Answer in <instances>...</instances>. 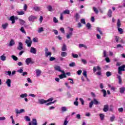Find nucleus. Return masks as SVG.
Wrapping results in <instances>:
<instances>
[{
	"label": "nucleus",
	"instance_id": "obj_8",
	"mask_svg": "<svg viewBox=\"0 0 125 125\" xmlns=\"http://www.w3.org/2000/svg\"><path fill=\"white\" fill-rule=\"evenodd\" d=\"M30 53H33V54H37V49L35 47H31L30 48Z\"/></svg>",
	"mask_w": 125,
	"mask_h": 125
},
{
	"label": "nucleus",
	"instance_id": "obj_49",
	"mask_svg": "<svg viewBox=\"0 0 125 125\" xmlns=\"http://www.w3.org/2000/svg\"><path fill=\"white\" fill-rule=\"evenodd\" d=\"M93 104H94L93 101H91L89 103V108H92V106H93Z\"/></svg>",
	"mask_w": 125,
	"mask_h": 125
},
{
	"label": "nucleus",
	"instance_id": "obj_41",
	"mask_svg": "<svg viewBox=\"0 0 125 125\" xmlns=\"http://www.w3.org/2000/svg\"><path fill=\"white\" fill-rule=\"evenodd\" d=\"M11 57H12V59H13V60H14V61H17V60H18V58H17V57H16L15 55H12Z\"/></svg>",
	"mask_w": 125,
	"mask_h": 125
},
{
	"label": "nucleus",
	"instance_id": "obj_37",
	"mask_svg": "<svg viewBox=\"0 0 125 125\" xmlns=\"http://www.w3.org/2000/svg\"><path fill=\"white\" fill-rule=\"evenodd\" d=\"M83 76H84V77H85V78H86V79H87V72H86V71L83 70Z\"/></svg>",
	"mask_w": 125,
	"mask_h": 125
},
{
	"label": "nucleus",
	"instance_id": "obj_10",
	"mask_svg": "<svg viewBox=\"0 0 125 125\" xmlns=\"http://www.w3.org/2000/svg\"><path fill=\"white\" fill-rule=\"evenodd\" d=\"M17 49H18V50H22V49H23V44L22 42H20L19 43V46L17 47Z\"/></svg>",
	"mask_w": 125,
	"mask_h": 125
},
{
	"label": "nucleus",
	"instance_id": "obj_6",
	"mask_svg": "<svg viewBox=\"0 0 125 125\" xmlns=\"http://www.w3.org/2000/svg\"><path fill=\"white\" fill-rule=\"evenodd\" d=\"M25 43H26L28 47H31L32 43V40H28V39H26L25 40Z\"/></svg>",
	"mask_w": 125,
	"mask_h": 125
},
{
	"label": "nucleus",
	"instance_id": "obj_60",
	"mask_svg": "<svg viewBox=\"0 0 125 125\" xmlns=\"http://www.w3.org/2000/svg\"><path fill=\"white\" fill-rule=\"evenodd\" d=\"M65 85H66V87H67V88H68V89H70V88H71V86L70 85H69L68 83H65Z\"/></svg>",
	"mask_w": 125,
	"mask_h": 125
},
{
	"label": "nucleus",
	"instance_id": "obj_1",
	"mask_svg": "<svg viewBox=\"0 0 125 125\" xmlns=\"http://www.w3.org/2000/svg\"><path fill=\"white\" fill-rule=\"evenodd\" d=\"M69 30H70V32H69L66 35V38L67 39H70L72 37V36H73V31H74V28H72L69 27Z\"/></svg>",
	"mask_w": 125,
	"mask_h": 125
},
{
	"label": "nucleus",
	"instance_id": "obj_19",
	"mask_svg": "<svg viewBox=\"0 0 125 125\" xmlns=\"http://www.w3.org/2000/svg\"><path fill=\"white\" fill-rule=\"evenodd\" d=\"M75 19H76V21L77 22H79V19H80V14H79V13H76L74 16Z\"/></svg>",
	"mask_w": 125,
	"mask_h": 125
},
{
	"label": "nucleus",
	"instance_id": "obj_20",
	"mask_svg": "<svg viewBox=\"0 0 125 125\" xmlns=\"http://www.w3.org/2000/svg\"><path fill=\"white\" fill-rule=\"evenodd\" d=\"M117 78L119 80V83L120 84H122V83H123V81L122 80V77H121V75H117Z\"/></svg>",
	"mask_w": 125,
	"mask_h": 125
},
{
	"label": "nucleus",
	"instance_id": "obj_48",
	"mask_svg": "<svg viewBox=\"0 0 125 125\" xmlns=\"http://www.w3.org/2000/svg\"><path fill=\"white\" fill-rule=\"evenodd\" d=\"M103 55L104 57H108V55H107V51H106V50L103 51Z\"/></svg>",
	"mask_w": 125,
	"mask_h": 125
},
{
	"label": "nucleus",
	"instance_id": "obj_52",
	"mask_svg": "<svg viewBox=\"0 0 125 125\" xmlns=\"http://www.w3.org/2000/svg\"><path fill=\"white\" fill-rule=\"evenodd\" d=\"M53 21L54 23H58V20L56 19V17H54L53 19Z\"/></svg>",
	"mask_w": 125,
	"mask_h": 125
},
{
	"label": "nucleus",
	"instance_id": "obj_54",
	"mask_svg": "<svg viewBox=\"0 0 125 125\" xmlns=\"http://www.w3.org/2000/svg\"><path fill=\"white\" fill-rule=\"evenodd\" d=\"M104 114H100V118H101V120L102 121H103V120H104Z\"/></svg>",
	"mask_w": 125,
	"mask_h": 125
},
{
	"label": "nucleus",
	"instance_id": "obj_47",
	"mask_svg": "<svg viewBox=\"0 0 125 125\" xmlns=\"http://www.w3.org/2000/svg\"><path fill=\"white\" fill-rule=\"evenodd\" d=\"M106 77H111V76H112V72H111L110 71L106 72Z\"/></svg>",
	"mask_w": 125,
	"mask_h": 125
},
{
	"label": "nucleus",
	"instance_id": "obj_46",
	"mask_svg": "<svg viewBox=\"0 0 125 125\" xmlns=\"http://www.w3.org/2000/svg\"><path fill=\"white\" fill-rule=\"evenodd\" d=\"M63 14H70V10H65L63 12Z\"/></svg>",
	"mask_w": 125,
	"mask_h": 125
},
{
	"label": "nucleus",
	"instance_id": "obj_29",
	"mask_svg": "<svg viewBox=\"0 0 125 125\" xmlns=\"http://www.w3.org/2000/svg\"><path fill=\"white\" fill-rule=\"evenodd\" d=\"M79 46L80 48H82V47H84V48H85V49H87V46H86V45H85V44H79Z\"/></svg>",
	"mask_w": 125,
	"mask_h": 125
},
{
	"label": "nucleus",
	"instance_id": "obj_50",
	"mask_svg": "<svg viewBox=\"0 0 125 125\" xmlns=\"http://www.w3.org/2000/svg\"><path fill=\"white\" fill-rule=\"evenodd\" d=\"M76 66V63L72 62L69 64V67H75Z\"/></svg>",
	"mask_w": 125,
	"mask_h": 125
},
{
	"label": "nucleus",
	"instance_id": "obj_26",
	"mask_svg": "<svg viewBox=\"0 0 125 125\" xmlns=\"http://www.w3.org/2000/svg\"><path fill=\"white\" fill-rule=\"evenodd\" d=\"M112 13H113L112 10L111 9H109L107 13V16L109 17V18H110V17H112Z\"/></svg>",
	"mask_w": 125,
	"mask_h": 125
},
{
	"label": "nucleus",
	"instance_id": "obj_55",
	"mask_svg": "<svg viewBox=\"0 0 125 125\" xmlns=\"http://www.w3.org/2000/svg\"><path fill=\"white\" fill-rule=\"evenodd\" d=\"M72 56L73 58H78V57H79V55H78V54H75L74 53L72 54Z\"/></svg>",
	"mask_w": 125,
	"mask_h": 125
},
{
	"label": "nucleus",
	"instance_id": "obj_32",
	"mask_svg": "<svg viewBox=\"0 0 125 125\" xmlns=\"http://www.w3.org/2000/svg\"><path fill=\"white\" fill-rule=\"evenodd\" d=\"M117 29L118 30L119 34H121V35H123V34H124V30L120 27H118Z\"/></svg>",
	"mask_w": 125,
	"mask_h": 125
},
{
	"label": "nucleus",
	"instance_id": "obj_24",
	"mask_svg": "<svg viewBox=\"0 0 125 125\" xmlns=\"http://www.w3.org/2000/svg\"><path fill=\"white\" fill-rule=\"evenodd\" d=\"M16 13H17L18 15H24V14H25V12H24V11H17Z\"/></svg>",
	"mask_w": 125,
	"mask_h": 125
},
{
	"label": "nucleus",
	"instance_id": "obj_58",
	"mask_svg": "<svg viewBox=\"0 0 125 125\" xmlns=\"http://www.w3.org/2000/svg\"><path fill=\"white\" fill-rule=\"evenodd\" d=\"M105 60L106 62H107V63H110V59L108 57H106L105 58Z\"/></svg>",
	"mask_w": 125,
	"mask_h": 125
},
{
	"label": "nucleus",
	"instance_id": "obj_57",
	"mask_svg": "<svg viewBox=\"0 0 125 125\" xmlns=\"http://www.w3.org/2000/svg\"><path fill=\"white\" fill-rule=\"evenodd\" d=\"M54 60H55V58H54V57H50L49 61L52 62V61H54Z\"/></svg>",
	"mask_w": 125,
	"mask_h": 125
},
{
	"label": "nucleus",
	"instance_id": "obj_42",
	"mask_svg": "<svg viewBox=\"0 0 125 125\" xmlns=\"http://www.w3.org/2000/svg\"><path fill=\"white\" fill-rule=\"evenodd\" d=\"M86 27L87 28L88 30H89L91 28V25L90 23H89V22H88L86 25Z\"/></svg>",
	"mask_w": 125,
	"mask_h": 125
},
{
	"label": "nucleus",
	"instance_id": "obj_25",
	"mask_svg": "<svg viewBox=\"0 0 125 125\" xmlns=\"http://www.w3.org/2000/svg\"><path fill=\"white\" fill-rule=\"evenodd\" d=\"M67 55H68V53L66 52H62L61 54V56H62V57H66Z\"/></svg>",
	"mask_w": 125,
	"mask_h": 125
},
{
	"label": "nucleus",
	"instance_id": "obj_4",
	"mask_svg": "<svg viewBox=\"0 0 125 125\" xmlns=\"http://www.w3.org/2000/svg\"><path fill=\"white\" fill-rule=\"evenodd\" d=\"M15 110L16 114H17V115L21 114V113H24L25 112V110L24 109H21L19 110V109L16 108Z\"/></svg>",
	"mask_w": 125,
	"mask_h": 125
},
{
	"label": "nucleus",
	"instance_id": "obj_2",
	"mask_svg": "<svg viewBox=\"0 0 125 125\" xmlns=\"http://www.w3.org/2000/svg\"><path fill=\"white\" fill-rule=\"evenodd\" d=\"M44 51L45 57H48V56H49V57H51V52H48V49L47 47L45 48Z\"/></svg>",
	"mask_w": 125,
	"mask_h": 125
},
{
	"label": "nucleus",
	"instance_id": "obj_40",
	"mask_svg": "<svg viewBox=\"0 0 125 125\" xmlns=\"http://www.w3.org/2000/svg\"><path fill=\"white\" fill-rule=\"evenodd\" d=\"M5 74L7 76H9V77H10V76H11V71H5Z\"/></svg>",
	"mask_w": 125,
	"mask_h": 125
},
{
	"label": "nucleus",
	"instance_id": "obj_64",
	"mask_svg": "<svg viewBox=\"0 0 125 125\" xmlns=\"http://www.w3.org/2000/svg\"><path fill=\"white\" fill-rule=\"evenodd\" d=\"M68 120L67 118H66L63 123V125H67L68 124Z\"/></svg>",
	"mask_w": 125,
	"mask_h": 125
},
{
	"label": "nucleus",
	"instance_id": "obj_27",
	"mask_svg": "<svg viewBox=\"0 0 125 125\" xmlns=\"http://www.w3.org/2000/svg\"><path fill=\"white\" fill-rule=\"evenodd\" d=\"M0 59L1 60V61H5V60H6V57L2 55L0 57Z\"/></svg>",
	"mask_w": 125,
	"mask_h": 125
},
{
	"label": "nucleus",
	"instance_id": "obj_7",
	"mask_svg": "<svg viewBox=\"0 0 125 125\" xmlns=\"http://www.w3.org/2000/svg\"><path fill=\"white\" fill-rule=\"evenodd\" d=\"M55 70L56 71H58V72H62V73H64V71L61 70V67L59 65H56L54 67Z\"/></svg>",
	"mask_w": 125,
	"mask_h": 125
},
{
	"label": "nucleus",
	"instance_id": "obj_13",
	"mask_svg": "<svg viewBox=\"0 0 125 125\" xmlns=\"http://www.w3.org/2000/svg\"><path fill=\"white\" fill-rule=\"evenodd\" d=\"M38 102L41 105H42V104H44L46 103V101L44 100V99H39V100H38Z\"/></svg>",
	"mask_w": 125,
	"mask_h": 125
},
{
	"label": "nucleus",
	"instance_id": "obj_61",
	"mask_svg": "<svg viewBox=\"0 0 125 125\" xmlns=\"http://www.w3.org/2000/svg\"><path fill=\"white\" fill-rule=\"evenodd\" d=\"M118 111L120 113H123V112H124V108L121 107L118 108Z\"/></svg>",
	"mask_w": 125,
	"mask_h": 125
},
{
	"label": "nucleus",
	"instance_id": "obj_45",
	"mask_svg": "<svg viewBox=\"0 0 125 125\" xmlns=\"http://www.w3.org/2000/svg\"><path fill=\"white\" fill-rule=\"evenodd\" d=\"M32 121H33L32 124L33 125H38V123H37V119H33Z\"/></svg>",
	"mask_w": 125,
	"mask_h": 125
},
{
	"label": "nucleus",
	"instance_id": "obj_43",
	"mask_svg": "<svg viewBox=\"0 0 125 125\" xmlns=\"http://www.w3.org/2000/svg\"><path fill=\"white\" fill-rule=\"evenodd\" d=\"M44 30H43V27H40L38 29V32L39 33H42V32H43Z\"/></svg>",
	"mask_w": 125,
	"mask_h": 125
},
{
	"label": "nucleus",
	"instance_id": "obj_21",
	"mask_svg": "<svg viewBox=\"0 0 125 125\" xmlns=\"http://www.w3.org/2000/svg\"><path fill=\"white\" fill-rule=\"evenodd\" d=\"M36 72L37 77H40V76H41V74H42V71H41L40 69H36Z\"/></svg>",
	"mask_w": 125,
	"mask_h": 125
},
{
	"label": "nucleus",
	"instance_id": "obj_59",
	"mask_svg": "<svg viewBox=\"0 0 125 125\" xmlns=\"http://www.w3.org/2000/svg\"><path fill=\"white\" fill-rule=\"evenodd\" d=\"M79 100L81 101L82 105H84V101H83V98H80Z\"/></svg>",
	"mask_w": 125,
	"mask_h": 125
},
{
	"label": "nucleus",
	"instance_id": "obj_11",
	"mask_svg": "<svg viewBox=\"0 0 125 125\" xmlns=\"http://www.w3.org/2000/svg\"><path fill=\"white\" fill-rule=\"evenodd\" d=\"M103 111L104 112H108L109 111V105L108 104H105L104 106Z\"/></svg>",
	"mask_w": 125,
	"mask_h": 125
},
{
	"label": "nucleus",
	"instance_id": "obj_14",
	"mask_svg": "<svg viewBox=\"0 0 125 125\" xmlns=\"http://www.w3.org/2000/svg\"><path fill=\"white\" fill-rule=\"evenodd\" d=\"M6 83L8 87H10L11 86V80L7 79L6 81Z\"/></svg>",
	"mask_w": 125,
	"mask_h": 125
},
{
	"label": "nucleus",
	"instance_id": "obj_5",
	"mask_svg": "<svg viewBox=\"0 0 125 125\" xmlns=\"http://www.w3.org/2000/svg\"><path fill=\"white\" fill-rule=\"evenodd\" d=\"M36 19H37V17H35L34 16L31 15L30 17H29L28 18V20L29 21H30V22H34V21L35 20H36Z\"/></svg>",
	"mask_w": 125,
	"mask_h": 125
},
{
	"label": "nucleus",
	"instance_id": "obj_31",
	"mask_svg": "<svg viewBox=\"0 0 125 125\" xmlns=\"http://www.w3.org/2000/svg\"><path fill=\"white\" fill-rule=\"evenodd\" d=\"M68 111V109L67 108V107L66 106H62V111L64 112H67Z\"/></svg>",
	"mask_w": 125,
	"mask_h": 125
},
{
	"label": "nucleus",
	"instance_id": "obj_23",
	"mask_svg": "<svg viewBox=\"0 0 125 125\" xmlns=\"http://www.w3.org/2000/svg\"><path fill=\"white\" fill-rule=\"evenodd\" d=\"M93 103L95 105H98V104H100V103L99 102V101H98L95 98L93 99Z\"/></svg>",
	"mask_w": 125,
	"mask_h": 125
},
{
	"label": "nucleus",
	"instance_id": "obj_15",
	"mask_svg": "<svg viewBox=\"0 0 125 125\" xmlns=\"http://www.w3.org/2000/svg\"><path fill=\"white\" fill-rule=\"evenodd\" d=\"M15 44V41L13 39H11L9 43V46H13Z\"/></svg>",
	"mask_w": 125,
	"mask_h": 125
},
{
	"label": "nucleus",
	"instance_id": "obj_62",
	"mask_svg": "<svg viewBox=\"0 0 125 125\" xmlns=\"http://www.w3.org/2000/svg\"><path fill=\"white\" fill-rule=\"evenodd\" d=\"M113 110H114V106H113V105H111L110 106L109 111L112 112Z\"/></svg>",
	"mask_w": 125,
	"mask_h": 125
},
{
	"label": "nucleus",
	"instance_id": "obj_16",
	"mask_svg": "<svg viewBox=\"0 0 125 125\" xmlns=\"http://www.w3.org/2000/svg\"><path fill=\"white\" fill-rule=\"evenodd\" d=\"M1 27L3 30H5L8 27V23L6 22L2 24Z\"/></svg>",
	"mask_w": 125,
	"mask_h": 125
},
{
	"label": "nucleus",
	"instance_id": "obj_44",
	"mask_svg": "<svg viewBox=\"0 0 125 125\" xmlns=\"http://www.w3.org/2000/svg\"><path fill=\"white\" fill-rule=\"evenodd\" d=\"M115 119H116V117H115V115H112V117L110 118V121L111 122H114L115 121Z\"/></svg>",
	"mask_w": 125,
	"mask_h": 125
},
{
	"label": "nucleus",
	"instance_id": "obj_35",
	"mask_svg": "<svg viewBox=\"0 0 125 125\" xmlns=\"http://www.w3.org/2000/svg\"><path fill=\"white\" fill-rule=\"evenodd\" d=\"M93 9L96 14H98L99 12L98 11V9H97V8L95 7H93Z\"/></svg>",
	"mask_w": 125,
	"mask_h": 125
},
{
	"label": "nucleus",
	"instance_id": "obj_51",
	"mask_svg": "<svg viewBox=\"0 0 125 125\" xmlns=\"http://www.w3.org/2000/svg\"><path fill=\"white\" fill-rule=\"evenodd\" d=\"M47 8L48 11H52V6H51V5H48Z\"/></svg>",
	"mask_w": 125,
	"mask_h": 125
},
{
	"label": "nucleus",
	"instance_id": "obj_33",
	"mask_svg": "<svg viewBox=\"0 0 125 125\" xmlns=\"http://www.w3.org/2000/svg\"><path fill=\"white\" fill-rule=\"evenodd\" d=\"M125 91V87H123L120 88V93H124Z\"/></svg>",
	"mask_w": 125,
	"mask_h": 125
},
{
	"label": "nucleus",
	"instance_id": "obj_56",
	"mask_svg": "<svg viewBox=\"0 0 125 125\" xmlns=\"http://www.w3.org/2000/svg\"><path fill=\"white\" fill-rule=\"evenodd\" d=\"M81 23L85 25V20L84 19H82L81 20Z\"/></svg>",
	"mask_w": 125,
	"mask_h": 125
},
{
	"label": "nucleus",
	"instance_id": "obj_63",
	"mask_svg": "<svg viewBox=\"0 0 125 125\" xmlns=\"http://www.w3.org/2000/svg\"><path fill=\"white\" fill-rule=\"evenodd\" d=\"M17 72L18 73H23V68L22 67H21L20 69L18 70L17 71Z\"/></svg>",
	"mask_w": 125,
	"mask_h": 125
},
{
	"label": "nucleus",
	"instance_id": "obj_18",
	"mask_svg": "<svg viewBox=\"0 0 125 125\" xmlns=\"http://www.w3.org/2000/svg\"><path fill=\"white\" fill-rule=\"evenodd\" d=\"M33 10H35V11H41V7H39V6H35L34 7H33Z\"/></svg>",
	"mask_w": 125,
	"mask_h": 125
},
{
	"label": "nucleus",
	"instance_id": "obj_28",
	"mask_svg": "<svg viewBox=\"0 0 125 125\" xmlns=\"http://www.w3.org/2000/svg\"><path fill=\"white\" fill-rule=\"evenodd\" d=\"M125 65H123L118 67V70H120V71H125Z\"/></svg>",
	"mask_w": 125,
	"mask_h": 125
},
{
	"label": "nucleus",
	"instance_id": "obj_39",
	"mask_svg": "<svg viewBox=\"0 0 125 125\" xmlns=\"http://www.w3.org/2000/svg\"><path fill=\"white\" fill-rule=\"evenodd\" d=\"M20 23L21 24V25H24L25 23H26V21H25L21 20V19H19Z\"/></svg>",
	"mask_w": 125,
	"mask_h": 125
},
{
	"label": "nucleus",
	"instance_id": "obj_34",
	"mask_svg": "<svg viewBox=\"0 0 125 125\" xmlns=\"http://www.w3.org/2000/svg\"><path fill=\"white\" fill-rule=\"evenodd\" d=\"M27 96H28V94H27V93H24V94L20 95V97H21V98H25V97H27Z\"/></svg>",
	"mask_w": 125,
	"mask_h": 125
},
{
	"label": "nucleus",
	"instance_id": "obj_38",
	"mask_svg": "<svg viewBox=\"0 0 125 125\" xmlns=\"http://www.w3.org/2000/svg\"><path fill=\"white\" fill-rule=\"evenodd\" d=\"M117 28H120L121 27V21L120 20V19H118L117 21Z\"/></svg>",
	"mask_w": 125,
	"mask_h": 125
},
{
	"label": "nucleus",
	"instance_id": "obj_12",
	"mask_svg": "<svg viewBox=\"0 0 125 125\" xmlns=\"http://www.w3.org/2000/svg\"><path fill=\"white\" fill-rule=\"evenodd\" d=\"M9 20L12 21V24H14L15 23V17L14 16L10 17Z\"/></svg>",
	"mask_w": 125,
	"mask_h": 125
},
{
	"label": "nucleus",
	"instance_id": "obj_22",
	"mask_svg": "<svg viewBox=\"0 0 125 125\" xmlns=\"http://www.w3.org/2000/svg\"><path fill=\"white\" fill-rule=\"evenodd\" d=\"M101 92L103 93V97H106V96H107V91H106V90L103 89L101 90Z\"/></svg>",
	"mask_w": 125,
	"mask_h": 125
},
{
	"label": "nucleus",
	"instance_id": "obj_30",
	"mask_svg": "<svg viewBox=\"0 0 125 125\" xmlns=\"http://www.w3.org/2000/svg\"><path fill=\"white\" fill-rule=\"evenodd\" d=\"M62 51H66L67 50V46H66V44H63L62 48Z\"/></svg>",
	"mask_w": 125,
	"mask_h": 125
},
{
	"label": "nucleus",
	"instance_id": "obj_36",
	"mask_svg": "<svg viewBox=\"0 0 125 125\" xmlns=\"http://www.w3.org/2000/svg\"><path fill=\"white\" fill-rule=\"evenodd\" d=\"M21 32L23 34H26V31H25V29H24V27L21 26L20 30Z\"/></svg>",
	"mask_w": 125,
	"mask_h": 125
},
{
	"label": "nucleus",
	"instance_id": "obj_3",
	"mask_svg": "<svg viewBox=\"0 0 125 125\" xmlns=\"http://www.w3.org/2000/svg\"><path fill=\"white\" fill-rule=\"evenodd\" d=\"M25 63L26 65H29V64H34V62L32 61V58H28L26 59L25 61Z\"/></svg>",
	"mask_w": 125,
	"mask_h": 125
},
{
	"label": "nucleus",
	"instance_id": "obj_53",
	"mask_svg": "<svg viewBox=\"0 0 125 125\" xmlns=\"http://www.w3.org/2000/svg\"><path fill=\"white\" fill-rule=\"evenodd\" d=\"M97 30V31L99 32V33H100V35H103V33L102 32V31H101V29H100V28L98 27Z\"/></svg>",
	"mask_w": 125,
	"mask_h": 125
},
{
	"label": "nucleus",
	"instance_id": "obj_9",
	"mask_svg": "<svg viewBox=\"0 0 125 125\" xmlns=\"http://www.w3.org/2000/svg\"><path fill=\"white\" fill-rule=\"evenodd\" d=\"M94 73H95L96 71H101V67L99 66H97V67L94 66L93 68Z\"/></svg>",
	"mask_w": 125,
	"mask_h": 125
},
{
	"label": "nucleus",
	"instance_id": "obj_17",
	"mask_svg": "<svg viewBox=\"0 0 125 125\" xmlns=\"http://www.w3.org/2000/svg\"><path fill=\"white\" fill-rule=\"evenodd\" d=\"M59 77L61 80H62V79H64V78H67V76H66V74H65V72L64 73H62V74L59 75Z\"/></svg>",
	"mask_w": 125,
	"mask_h": 125
}]
</instances>
